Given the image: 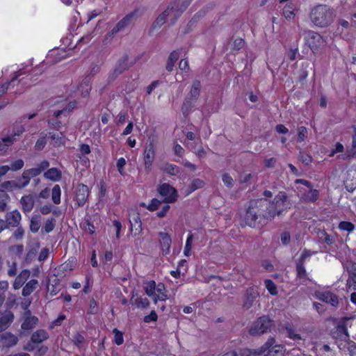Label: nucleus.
I'll use <instances>...</instances> for the list:
<instances>
[{
	"label": "nucleus",
	"mask_w": 356,
	"mask_h": 356,
	"mask_svg": "<svg viewBox=\"0 0 356 356\" xmlns=\"http://www.w3.org/2000/svg\"><path fill=\"white\" fill-rule=\"evenodd\" d=\"M266 215L268 220L273 219L276 216H280L291 208V203L284 192H280L272 202L266 200Z\"/></svg>",
	"instance_id": "7ed1b4c3"
},
{
	"label": "nucleus",
	"mask_w": 356,
	"mask_h": 356,
	"mask_svg": "<svg viewBox=\"0 0 356 356\" xmlns=\"http://www.w3.org/2000/svg\"><path fill=\"white\" fill-rule=\"evenodd\" d=\"M19 181H5L3 182L2 184H1V187L6 189V190H13V189H15V188H18V186H19Z\"/></svg>",
	"instance_id": "603ef678"
},
{
	"label": "nucleus",
	"mask_w": 356,
	"mask_h": 356,
	"mask_svg": "<svg viewBox=\"0 0 356 356\" xmlns=\"http://www.w3.org/2000/svg\"><path fill=\"white\" fill-rule=\"evenodd\" d=\"M41 217L40 215H33L31 219L30 229L36 233L40 227Z\"/></svg>",
	"instance_id": "c9c22d12"
},
{
	"label": "nucleus",
	"mask_w": 356,
	"mask_h": 356,
	"mask_svg": "<svg viewBox=\"0 0 356 356\" xmlns=\"http://www.w3.org/2000/svg\"><path fill=\"white\" fill-rule=\"evenodd\" d=\"M307 43L314 53L321 52L327 44L325 40L319 33L312 31L307 33Z\"/></svg>",
	"instance_id": "39448f33"
},
{
	"label": "nucleus",
	"mask_w": 356,
	"mask_h": 356,
	"mask_svg": "<svg viewBox=\"0 0 356 356\" xmlns=\"http://www.w3.org/2000/svg\"><path fill=\"white\" fill-rule=\"evenodd\" d=\"M10 251L20 256L24 251V245L22 244L15 245L10 247Z\"/></svg>",
	"instance_id": "680f3d73"
},
{
	"label": "nucleus",
	"mask_w": 356,
	"mask_h": 356,
	"mask_svg": "<svg viewBox=\"0 0 356 356\" xmlns=\"http://www.w3.org/2000/svg\"><path fill=\"white\" fill-rule=\"evenodd\" d=\"M144 289L145 293L150 298L155 296L156 283L154 281L151 280L145 283Z\"/></svg>",
	"instance_id": "e433bc0d"
},
{
	"label": "nucleus",
	"mask_w": 356,
	"mask_h": 356,
	"mask_svg": "<svg viewBox=\"0 0 356 356\" xmlns=\"http://www.w3.org/2000/svg\"><path fill=\"white\" fill-rule=\"evenodd\" d=\"M130 303L136 305L139 308L145 309L149 307V302L147 298H135L133 294L130 300Z\"/></svg>",
	"instance_id": "2f4dec72"
},
{
	"label": "nucleus",
	"mask_w": 356,
	"mask_h": 356,
	"mask_svg": "<svg viewBox=\"0 0 356 356\" xmlns=\"http://www.w3.org/2000/svg\"><path fill=\"white\" fill-rule=\"evenodd\" d=\"M231 353H235L236 356H259L257 349L241 348Z\"/></svg>",
	"instance_id": "f704fd0d"
},
{
	"label": "nucleus",
	"mask_w": 356,
	"mask_h": 356,
	"mask_svg": "<svg viewBox=\"0 0 356 356\" xmlns=\"http://www.w3.org/2000/svg\"><path fill=\"white\" fill-rule=\"evenodd\" d=\"M84 341V337L79 333L76 334L73 337V341L77 346H81L83 343Z\"/></svg>",
	"instance_id": "69168bd1"
},
{
	"label": "nucleus",
	"mask_w": 356,
	"mask_h": 356,
	"mask_svg": "<svg viewBox=\"0 0 356 356\" xmlns=\"http://www.w3.org/2000/svg\"><path fill=\"white\" fill-rule=\"evenodd\" d=\"M129 66L128 56L124 54L120 59H119L118 64L113 70V73L110 75L109 79L114 80L118 75L127 70Z\"/></svg>",
	"instance_id": "f8f14e48"
},
{
	"label": "nucleus",
	"mask_w": 356,
	"mask_h": 356,
	"mask_svg": "<svg viewBox=\"0 0 356 356\" xmlns=\"http://www.w3.org/2000/svg\"><path fill=\"white\" fill-rule=\"evenodd\" d=\"M161 204V201L154 198L152 200L150 204L147 206V209L149 211H155L156 210L160 204Z\"/></svg>",
	"instance_id": "e2e57ef3"
},
{
	"label": "nucleus",
	"mask_w": 356,
	"mask_h": 356,
	"mask_svg": "<svg viewBox=\"0 0 356 356\" xmlns=\"http://www.w3.org/2000/svg\"><path fill=\"white\" fill-rule=\"evenodd\" d=\"M49 166V163L47 161H42L38 167L33 168L29 170H26L28 175L32 177H35L39 175L43 170L47 169Z\"/></svg>",
	"instance_id": "393cba45"
},
{
	"label": "nucleus",
	"mask_w": 356,
	"mask_h": 356,
	"mask_svg": "<svg viewBox=\"0 0 356 356\" xmlns=\"http://www.w3.org/2000/svg\"><path fill=\"white\" fill-rule=\"evenodd\" d=\"M298 140L302 142L305 140L307 135V129L305 127H300L298 128Z\"/></svg>",
	"instance_id": "052dcab7"
},
{
	"label": "nucleus",
	"mask_w": 356,
	"mask_h": 356,
	"mask_svg": "<svg viewBox=\"0 0 356 356\" xmlns=\"http://www.w3.org/2000/svg\"><path fill=\"white\" fill-rule=\"evenodd\" d=\"M88 194L89 189L86 185L83 184L77 185L75 190L74 200L78 207H82L85 204L88 197Z\"/></svg>",
	"instance_id": "1a4fd4ad"
},
{
	"label": "nucleus",
	"mask_w": 356,
	"mask_h": 356,
	"mask_svg": "<svg viewBox=\"0 0 356 356\" xmlns=\"http://www.w3.org/2000/svg\"><path fill=\"white\" fill-rule=\"evenodd\" d=\"M24 166V161L22 159H17V161L13 162L9 166V170L13 171H16L20 170Z\"/></svg>",
	"instance_id": "13d9d810"
},
{
	"label": "nucleus",
	"mask_w": 356,
	"mask_h": 356,
	"mask_svg": "<svg viewBox=\"0 0 356 356\" xmlns=\"http://www.w3.org/2000/svg\"><path fill=\"white\" fill-rule=\"evenodd\" d=\"M139 17V11L138 10H134L122 19L116 26L113 28L110 34L111 35H114L118 32L122 31L125 27L134 23Z\"/></svg>",
	"instance_id": "423d86ee"
},
{
	"label": "nucleus",
	"mask_w": 356,
	"mask_h": 356,
	"mask_svg": "<svg viewBox=\"0 0 356 356\" xmlns=\"http://www.w3.org/2000/svg\"><path fill=\"white\" fill-rule=\"evenodd\" d=\"M46 137H47V134H45L44 136H41L40 137V138L37 140L35 145V147L36 149L42 150L44 147V146L47 143Z\"/></svg>",
	"instance_id": "4d7b16f0"
},
{
	"label": "nucleus",
	"mask_w": 356,
	"mask_h": 356,
	"mask_svg": "<svg viewBox=\"0 0 356 356\" xmlns=\"http://www.w3.org/2000/svg\"><path fill=\"white\" fill-rule=\"evenodd\" d=\"M37 249L35 248H31L26 255L25 260L27 263H30L35 257Z\"/></svg>",
	"instance_id": "0e129e2a"
},
{
	"label": "nucleus",
	"mask_w": 356,
	"mask_h": 356,
	"mask_svg": "<svg viewBox=\"0 0 356 356\" xmlns=\"http://www.w3.org/2000/svg\"><path fill=\"white\" fill-rule=\"evenodd\" d=\"M20 203L24 212H30L33 209L35 204L33 195H28L23 196L20 200Z\"/></svg>",
	"instance_id": "6ab92c4d"
},
{
	"label": "nucleus",
	"mask_w": 356,
	"mask_h": 356,
	"mask_svg": "<svg viewBox=\"0 0 356 356\" xmlns=\"http://www.w3.org/2000/svg\"><path fill=\"white\" fill-rule=\"evenodd\" d=\"M347 286L353 290H356V276H349L347 280Z\"/></svg>",
	"instance_id": "774afa93"
},
{
	"label": "nucleus",
	"mask_w": 356,
	"mask_h": 356,
	"mask_svg": "<svg viewBox=\"0 0 356 356\" xmlns=\"http://www.w3.org/2000/svg\"><path fill=\"white\" fill-rule=\"evenodd\" d=\"M29 276L30 271L29 270H23L15 278L13 283V288L15 289L21 288Z\"/></svg>",
	"instance_id": "5701e85b"
},
{
	"label": "nucleus",
	"mask_w": 356,
	"mask_h": 356,
	"mask_svg": "<svg viewBox=\"0 0 356 356\" xmlns=\"http://www.w3.org/2000/svg\"><path fill=\"white\" fill-rule=\"evenodd\" d=\"M353 317H344L341 319L339 325H337V330L339 332H342L345 334L346 338H349L348 332V326L350 325V321Z\"/></svg>",
	"instance_id": "7c9ffc66"
},
{
	"label": "nucleus",
	"mask_w": 356,
	"mask_h": 356,
	"mask_svg": "<svg viewBox=\"0 0 356 356\" xmlns=\"http://www.w3.org/2000/svg\"><path fill=\"white\" fill-rule=\"evenodd\" d=\"M344 184L348 191H353L356 188V168H352L347 171Z\"/></svg>",
	"instance_id": "dca6fc26"
},
{
	"label": "nucleus",
	"mask_w": 356,
	"mask_h": 356,
	"mask_svg": "<svg viewBox=\"0 0 356 356\" xmlns=\"http://www.w3.org/2000/svg\"><path fill=\"white\" fill-rule=\"evenodd\" d=\"M21 214L17 210H14L11 212H8L6 215V227H16L20 223Z\"/></svg>",
	"instance_id": "4468645a"
},
{
	"label": "nucleus",
	"mask_w": 356,
	"mask_h": 356,
	"mask_svg": "<svg viewBox=\"0 0 356 356\" xmlns=\"http://www.w3.org/2000/svg\"><path fill=\"white\" fill-rule=\"evenodd\" d=\"M273 325V322L269 317L263 316L253 322L250 328L249 333L252 336L261 335L270 331Z\"/></svg>",
	"instance_id": "20e7f679"
},
{
	"label": "nucleus",
	"mask_w": 356,
	"mask_h": 356,
	"mask_svg": "<svg viewBox=\"0 0 356 356\" xmlns=\"http://www.w3.org/2000/svg\"><path fill=\"white\" fill-rule=\"evenodd\" d=\"M296 10V5L292 3H289L284 7L283 15L288 20L292 19L295 17L294 12Z\"/></svg>",
	"instance_id": "72a5a7b5"
},
{
	"label": "nucleus",
	"mask_w": 356,
	"mask_h": 356,
	"mask_svg": "<svg viewBox=\"0 0 356 356\" xmlns=\"http://www.w3.org/2000/svg\"><path fill=\"white\" fill-rule=\"evenodd\" d=\"M337 16L336 10L325 4H319L314 7L310 12L311 21L321 28H325L330 25Z\"/></svg>",
	"instance_id": "f03ea898"
},
{
	"label": "nucleus",
	"mask_w": 356,
	"mask_h": 356,
	"mask_svg": "<svg viewBox=\"0 0 356 356\" xmlns=\"http://www.w3.org/2000/svg\"><path fill=\"white\" fill-rule=\"evenodd\" d=\"M14 314L11 311H6L0 317V332L6 330L14 321Z\"/></svg>",
	"instance_id": "a211bd4d"
},
{
	"label": "nucleus",
	"mask_w": 356,
	"mask_h": 356,
	"mask_svg": "<svg viewBox=\"0 0 356 356\" xmlns=\"http://www.w3.org/2000/svg\"><path fill=\"white\" fill-rule=\"evenodd\" d=\"M19 339L11 332H6L1 335V342L3 347L10 348L17 345Z\"/></svg>",
	"instance_id": "f3484780"
},
{
	"label": "nucleus",
	"mask_w": 356,
	"mask_h": 356,
	"mask_svg": "<svg viewBox=\"0 0 356 356\" xmlns=\"http://www.w3.org/2000/svg\"><path fill=\"white\" fill-rule=\"evenodd\" d=\"M164 171L171 175H177L180 173V169L178 166L170 163L165 164Z\"/></svg>",
	"instance_id": "49530a36"
},
{
	"label": "nucleus",
	"mask_w": 356,
	"mask_h": 356,
	"mask_svg": "<svg viewBox=\"0 0 356 356\" xmlns=\"http://www.w3.org/2000/svg\"><path fill=\"white\" fill-rule=\"evenodd\" d=\"M48 139L50 144L54 147H58L65 142V137L62 132H49Z\"/></svg>",
	"instance_id": "4be33fe9"
},
{
	"label": "nucleus",
	"mask_w": 356,
	"mask_h": 356,
	"mask_svg": "<svg viewBox=\"0 0 356 356\" xmlns=\"http://www.w3.org/2000/svg\"><path fill=\"white\" fill-rule=\"evenodd\" d=\"M318 191L316 189L309 188V190L305 192L302 195V200L306 202H314L318 197Z\"/></svg>",
	"instance_id": "bb28decb"
},
{
	"label": "nucleus",
	"mask_w": 356,
	"mask_h": 356,
	"mask_svg": "<svg viewBox=\"0 0 356 356\" xmlns=\"http://www.w3.org/2000/svg\"><path fill=\"white\" fill-rule=\"evenodd\" d=\"M316 298L333 307H337L339 304L338 296L330 291H318L315 293Z\"/></svg>",
	"instance_id": "9d476101"
},
{
	"label": "nucleus",
	"mask_w": 356,
	"mask_h": 356,
	"mask_svg": "<svg viewBox=\"0 0 356 356\" xmlns=\"http://www.w3.org/2000/svg\"><path fill=\"white\" fill-rule=\"evenodd\" d=\"M90 81H91V77L90 76V75H87L83 79V81L80 85V88L83 90L82 95L84 97L87 96L89 93V90H90V88H91L90 86Z\"/></svg>",
	"instance_id": "58836bf2"
},
{
	"label": "nucleus",
	"mask_w": 356,
	"mask_h": 356,
	"mask_svg": "<svg viewBox=\"0 0 356 356\" xmlns=\"http://www.w3.org/2000/svg\"><path fill=\"white\" fill-rule=\"evenodd\" d=\"M347 345H348V350L349 351L350 355H354L356 354V343L354 341H350L348 339L347 341Z\"/></svg>",
	"instance_id": "338daca9"
},
{
	"label": "nucleus",
	"mask_w": 356,
	"mask_h": 356,
	"mask_svg": "<svg viewBox=\"0 0 356 356\" xmlns=\"http://www.w3.org/2000/svg\"><path fill=\"white\" fill-rule=\"evenodd\" d=\"M193 238V234L190 233L187 237L185 247H184V254L186 257H189L191 254Z\"/></svg>",
	"instance_id": "c03bdc74"
},
{
	"label": "nucleus",
	"mask_w": 356,
	"mask_h": 356,
	"mask_svg": "<svg viewBox=\"0 0 356 356\" xmlns=\"http://www.w3.org/2000/svg\"><path fill=\"white\" fill-rule=\"evenodd\" d=\"M339 228L350 232L354 229L355 225L350 222L342 221L339 223Z\"/></svg>",
	"instance_id": "5fc2aeb1"
},
{
	"label": "nucleus",
	"mask_w": 356,
	"mask_h": 356,
	"mask_svg": "<svg viewBox=\"0 0 356 356\" xmlns=\"http://www.w3.org/2000/svg\"><path fill=\"white\" fill-rule=\"evenodd\" d=\"M56 220L53 218H49L45 222L44 229L46 233L51 232L55 227Z\"/></svg>",
	"instance_id": "864d4df0"
},
{
	"label": "nucleus",
	"mask_w": 356,
	"mask_h": 356,
	"mask_svg": "<svg viewBox=\"0 0 356 356\" xmlns=\"http://www.w3.org/2000/svg\"><path fill=\"white\" fill-rule=\"evenodd\" d=\"M113 332L115 334L114 341L116 345L120 346L124 342L123 334L117 328H114Z\"/></svg>",
	"instance_id": "3c124183"
},
{
	"label": "nucleus",
	"mask_w": 356,
	"mask_h": 356,
	"mask_svg": "<svg viewBox=\"0 0 356 356\" xmlns=\"http://www.w3.org/2000/svg\"><path fill=\"white\" fill-rule=\"evenodd\" d=\"M285 348L283 345L276 344L272 348L269 352V356H284Z\"/></svg>",
	"instance_id": "79ce46f5"
},
{
	"label": "nucleus",
	"mask_w": 356,
	"mask_h": 356,
	"mask_svg": "<svg viewBox=\"0 0 356 356\" xmlns=\"http://www.w3.org/2000/svg\"><path fill=\"white\" fill-rule=\"evenodd\" d=\"M31 179V177L29 176V175H28V172H26V170H24L22 173V178L19 180V184L18 188L21 189V188H23L25 186H26L29 184Z\"/></svg>",
	"instance_id": "de8ad7c7"
},
{
	"label": "nucleus",
	"mask_w": 356,
	"mask_h": 356,
	"mask_svg": "<svg viewBox=\"0 0 356 356\" xmlns=\"http://www.w3.org/2000/svg\"><path fill=\"white\" fill-rule=\"evenodd\" d=\"M259 296V293L257 287L251 286L248 288L243 298V309L245 310L250 309Z\"/></svg>",
	"instance_id": "6e6552de"
},
{
	"label": "nucleus",
	"mask_w": 356,
	"mask_h": 356,
	"mask_svg": "<svg viewBox=\"0 0 356 356\" xmlns=\"http://www.w3.org/2000/svg\"><path fill=\"white\" fill-rule=\"evenodd\" d=\"M159 194L164 197L163 202L166 203H173L177 200V191L168 184H163L158 188Z\"/></svg>",
	"instance_id": "0eeeda50"
},
{
	"label": "nucleus",
	"mask_w": 356,
	"mask_h": 356,
	"mask_svg": "<svg viewBox=\"0 0 356 356\" xmlns=\"http://www.w3.org/2000/svg\"><path fill=\"white\" fill-rule=\"evenodd\" d=\"M266 205L265 198L251 201L243 218L245 225L255 227L258 224H263L266 220H268L266 215Z\"/></svg>",
	"instance_id": "f257e3e1"
},
{
	"label": "nucleus",
	"mask_w": 356,
	"mask_h": 356,
	"mask_svg": "<svg viewBox=\"0 0 356 356\" xmlns=\"http://www.w3.org/2000/svg\"><path fill=\"white\" fill-rule=\"evenodd\" d=\"M49 334L44 330L40 329L33 332L31 337L32 343H41L49 338Z\"/></svg>",
	"instance_id": "aec40b11"
},
{
	"label": "nucleus",
	"mask_w": 356,
	"mask_h": 356,
	"mask_svg": "<svg viewBox=\"0 0 356 356\" xmlns=\"http://www.w3.org/2000/svg\"><path fill=\"white\" fill-rule=\"evenodd\" d=\"M181 50V49L173 51L170 53L165 66V68L168 72L172 71L175 62L179 58Z\"/></svg>",
	"instance_id": "c85d7f7f"
},
{
	"label": "nucleus",
	"mask_w": 356,
	"mask_h": 356,
	"mask_svg": "<svg viewBox=\"0 0 356 356\" xmlns=\"http://www.w3.org/2000/svg\"><path fill=\"white\" fill-rule=\"evenodd\" d=\"M24 131V128L23 126L20 125L14 127L10 135L7 136L1 139V142L4 147L10 146L14 143V141L16 140V137L19 136Z\"/></svg>",
	"instance_id": "ddd939ff"
},
{
	"label": "nucleus",
	"mask_w": 356,
	"mask_h": 356,
	"mask_svg": "<svg viewBox=\"0 0 356 356\" xmlns=\"http://www.w3.org/2000/svg\"><path fill=\"white\" fill-rule=\"evenodd\" d=\"M264 284L266 288L271 295L275 296L277 294V286L271 280H266Z\"/></svg>",
	"instance_id": "09e8293b"
},
{
	"label": "nucleus",
	"mask_w": 356,
	"mask_h": 356,
	"mask_svg": "<svg viewBox=\"0 0 356 356\" xmlns=\"http://www.w3.org/2000/svg\"><path fill=\"white\" fill-rule=\"evenodd\" d=\"M172 10L173 8L171 6H168L167 8L156 18L149 30V35L152 34L156 29L161 28L165 23L167 17L170 15V11Z\"/></svg>",
	"instance_id": "9b49d317"
},
{
	"label": "nucleus",
	"mask_w": 356,
	"mask_h": 356,
	"mask_svg": "<svg viewBox=\"0 0 356 356\" xmlns=\"http://www.w3.org/2000/svg\"><path fill=\"white\" fill-rule=\"evenodd\" d=\"M204 181L200 179H194L188 186V193H191L197 189L202 188L204 186Z\"/></svg>",
	"instance_id": "ea45409f"
},
{
	"label": "nucleus",
	"mask_w": 356,
	"mask_h": 356,
	"mask_svg": "<svg viewBox=\"0 0 356 356\" xmlns=\"http://www.w3.org/2000/svg\"><path fill=\"white\" fill-rule=\"evenodd\" d=\"M201 88L202 84L200 81L195 80L193 82L190 92L187 94V96L197 101L200 97Z\"/></svg>",
	"instance_id": "b1692460"
},
{
	"label": "nucleus",
	"mask_w": 356,
	"mask_h": 356,
	"mask_svg": "<svg viewBox=\"0 0 356 356\" xmlns=\"http://www.w3.org/2000/svg\"><path fill=\"white\" fill-rule=\"evenodd\" d=\"M21 74L20 72H17V74L13 76L12 78V79L10 80V82H7L4 84H3L1 87H0V96L4 95L5 93H6L7 90H8V88H9V86L10 85L11 83L14 82L15 81H16L18 78V76Z\"/></svg>",
	"instance_id": "8fccbe9b"
},
{
	"label": "nucleus",
	"mask_w": 356,
	"mask_h": 356,
	"mask_svg": "<svg viewBox=\"0 0 356 356\" xmlns=\"http://www.w3.org/2000/svg\"><path fill=\"white\" fill-rule=\"evenodd\" d=\"M318 237L320 241L327 243V245H331L334 242V238L327 234L325 231H321L318 233Z\"/></svg>",
	"instance_id": "a18cd8bd"
},
{
	"label": "nucleus",
	"mask_w": 356,
	"mask_h": 356,
	"mask_svg": "<svg viewBox=\"0 0 356 356\" xmlns=\"http://www.w3.org/2000/svg\"><path fill=\"white\" fill-rule=\"evenodd\" d=\"M188 4L189 3L186 1L176 0L173 3H170L168 6H171L173 8L172 11L174 10H177L183 13V12L188 6Z\"/></svg>",
	"instance_id": "4c0bfd02"
},
{
	"label": "nucleus",
	"mask_w": 356,
	"mask_h": 356,
	"mask_svg": "<svg viewBox=\"0 0 356 356\" xmlns=\"http://www.w3.org/2000/svg\"><path fill=\"white\" fill-rule=\"evenodd\" d=\"M61 190L59 185H55L51 191V199L54 204H58L60 202Z\"/></svg>",
	"instance_id": "a19ab883"
},
{
	"label": "nucleus",
	"mask_w": 356,
	"mask_h": 356,
	"mask_svg": "<svg viewBox=\"0 0 356 356\" xmlns=\"http://www.w3.org/2000/svg\"><path fill=\"white\" fill-rule=\"evenodd\" d=\"M304 264L302 261H298L296 264L297 276L300 279H307V272Z\"/></svg>",
	"instance_id": "37998d69"
},
{
	"label": "nucleus",
	"mask_w": 356,
	"mask_h": 356,
	"mask_svg": "<svg viewBox=\"0 0 356 356\" xmlns=\"http://www.w3.org/2000/svg\"><path fill=\"white\" fill-rule=\"evenodd\" d=\"M38 318L37 316H33V318H28L24 319L21 325V328L24 331H29L33 329L38 323Z\"/></svg>",
	"instance_id": "c756f323"
},
{
	"label": "nucleus",
	"mask_w": 356,
	"mask_h": 356,
	"mask_svg": "<svg viewBox=\"0 0 356 356\" xmlns=\"http://www.w3.org/2000/svg\"><path fill=\"white\" fill-rule=\"evenodd\" d=\"M196 102L195 99L186 96L181 106V111L184 116H187L191 113Z\"/></svg>",
	"instance_id": "a878e982"
},
{
	"label": "nucleus",
	"mask_w": 356,
	"mask_h": 356,
	"mask_svg": "<svg viewBox=\"0 0 356 356\" xmlns=\"http://www.w3.org/2000/svg\"><path fill=\"white\" fill-rule=\"evenodd\" d=\"M118 119L116 122L117 125L119 126V125L123 124L126 122V120L128 118V113L125 111H122L118 115Z\"/></svg>",
	"instance_id": "bf43d9fd"
},
{
	"label": "nucleus",
	"mask_w": 356,
	"mask_h": 356,
	"mask_svg": "<svg viewBox=\"0 0 356 356\" xmlns=\"http://www.w3.org/2000/svg\"><path fill=\"white\" fill-rule=\"evenodd\" d=\"M38 281L37 280H31L22 289V294L23 296L26 297L31 295L38 287Z\"/></svg>",
	"instance_id": "cd10ccee"
},
{
	"label": "nucleus",
	"mask_w": 356,
	"mask_h": 356,
	"mask_svg": "<svg viewBox=\"0 0 356 356\" xmlns=\"http://www.w3.org/2000/svg\"><path fill=\"white\" fill-rule=\"evenodd\" d=\"M275 339L273 337H270L264 344L257 349L259 356H269V352L272 348L275 345Z\"/></svg>",
	"instance_id": "412c9836"
},
{
	"label": "nucleus",
	"mask_w": 356,
	"mask_h": 356,
	"mask_svg": "<svg viewBox=\"0 0 356 356\" xmlns=\"http://www.w3.org/2000/svg\"><path fill=\"white\" fill-rule=\"evenodd\" d=\"M44 176L49 180L58 181L61 177V172L56 168H51L44 173Z\"/></svg>",
	"instance_id": "473e14b6"
},
{
	"label": "nucleus",
	"mask_w": 356,
	"mask_h": 356,
	"mask_svg": "<svg viewBox=\"0 0 356 356\" xmlns=\"http://www.w3.org/2000/svg\"><path fill=\"white\" fill-rule=\"evenodd\" d=\"M222 181L224 184L228 187L232 188L234 186V179L232 177L227 173H225L222 177Z\"/></svg>",
	"instance_id": "6e6d98bb"
},
{
	"label": "nucleus",
	"mask_w": 356,
	"mask_h": 356,
	"mask_svg": "<svg viewBox=\"0 0 356 356\" xmlns=\"http://www.w3.org/2000/svg\"><path fill=\"white\" fill-rule=\"evenodd\" d=\"M159 236L161 250L164 254H168L172 243L171 238L168 233L163 232H159Z\"/></svg>",
	"instance_id": "2eb2a0df"
}]
</instances>
